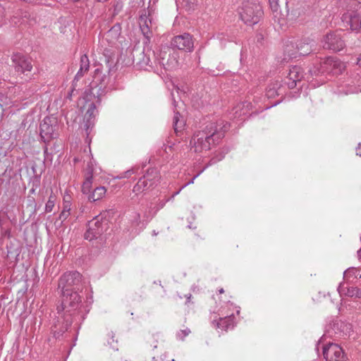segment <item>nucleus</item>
<instances>
[{"label":"nucleus","mask_w":361,"mask_h":361,"mask_svg":"<svg viewBox=\"0 0 361 361\" xmlns=\"http://www.w3.org/2000/svg\"><path fill=\"white\" fill-rule=\"evenodd\" d=\"M55 202L53 201L48 200L46 206H45V210L47 212H51L53 210V208L54 207Z\"/></svg>","instance_id":"28"},{"label":"nucleus","mask_w":361,"mask_h":361,"mask_svg":"<svg viewBox=\"0 0 361 361\" xmlns=\"http://www.w3.org/2000/svg\"><path fill=\"white\" fill-rule=\"evenodd\" d=\"M92 184V174L89 172L85 175V180L82 185V191L84 194H87L90 192Z\"/></svg>","instance_id":"21"},{"label":"nucleus","mask_w":361,"mask_h":361,"mask_svg":"<svg viewBox=\"0 0 361 361\" xmlns=\"http://www.w3.org/2000/svg\"><path fill=\"white\" fill-rule=\"evenodd\" d=\"M98 73H101V71L99 68L96 69L94 71L95 74H97Z\"/></svg>","instance_id":"37"},{"label":"nucleus","mask_w":361,"mask_h":361,"mask_svg":"<svg viewBox=\"0 0 361 361\" xmlns=\"http://www.w3.org/2000/svg\"><path fill=\"white\" fill-rule=\"evenodd\" d=\"M87 226L88 228L85 234V238L87 240H92L103 232L102 224L97 218L90 221Z\"/></svg>","instance_id":"11"},{"label":"nucleus","mask_w":361,"mask_h":361,"mask_svg":"<svg viewBox=\"0 0 361 361\" xmlns=\"http://www.w3.org/2000/svg\"><path fill=\"white\" fill-rule=\"evenodd\" d=\"M351 26H350V28L351 30H359L360 28V25L361 24H358V23H356V24H350Z\"/></svg>","instance_id":"34"},{"label":"nucleus","mask_w":361,"mask_h":361,"mask_svg":"<svg viewBox=\"0 0 361 361\" xmlns=\"http://www.w3.org/2000/svg\"><path fill=\"white\" fill-rule=\"evenodd\" d=\"M50 122V118H46L40 124V135L45 142L49 141L54 137V128Z\"/></svg>","instance_id":"13"},{"label":"nucleus","mask_w":361,"mask_h":361,"mask_svg":"<svg viewBox=\"0 0 361 361\" xmlns=\"http://www.w3.org/2000/svg\"><path fill=\"white\" fill-rule=\"evenodd\" d=\"M360 3L357 0H348V9L342 15L343 23H361V11H358Z\"/></svg>","instance_id":"5"},{"label":"nucleus","mask_w":361,"mask_h":361,"mask_svg":"<svg viewBox=\"0 0 361 361\" xmlns=\"http://www.w3.org/2000/svg\"><path fill=\"white\" fill-rule=\"evenodd\" d=\"M219 291L220 294H221L224 292L223 288H221Z\"/></svg>","instance_id":"39"},{"label":"nucleus","mask_w":361,"mask_h":361,"mask_svg":"<svg viewBox=\"0 0 361 361\" xmlns=\"http://www.w3.org/2000/svg\"><path fill=\"white\" fill-rule=\"evenodd\" d=\"M69 215H70V212L68 210H66V211L62 210V212L60 214L59 219L61 221H64L69 216Z\"/></svg>","instance_id":"30"},{"label":"nucleus","mask_w":361,"mask_h":361,"mask_svg":"<svg viewBox=\"0 0 361 361\" xmlns=\"http://www.w3.org/2000/svg\"><path fill=\"white\" fill-rule=\"evenodd\" d=\"M71 197L68 195H66L63 197V203H66V200H69L71 202Z\"/></svg>","instance_id":"35"},{"label":"nucleus","mask_w":361,"mask_h":361,"mask_svg":"<svg viewBox=\"0 0 361 361\" xmlns=\"http://www.w3.org/2000/svg\"><path fill=\"white\" fill-rule=\"evenodd\" d=\"M270 8L273 12L277 13L279 9V0H269Z\"/></svg>","instance_id":"27"},{"label":"nucleus","mask_w":361,"mask_h":361,"mask_svg":"<svg viewBox=\"0 0 361 361\" xmlns=\"http://www.w3.org/2000/svg\"><path fill=\"white\" fill-rule=\"evenodd\" d=\"M344 294L350 298L355 297L361 299V288L357 287H348L344 290Z\"/></svg>","instance_id":"23"},{"label":"nucleus","mask_w":361,"mask_h":361,"mask_svg":"<svg viewBox=\"0 0 361 361\" xmlns=\"http://www.w3.org/2000/svg\"><path fill=\"white\" fill-rule=\"evenodd\" d=\"M190 333V331L188 328H185L180 331V332L178 333V336L183 338L187 336Z\"/></svg>","instance_id":"31"},{"label":"nucleus","mask_w":361,"mask_h":361,"mask_svg":"<svg viewBox=\"0 0 361 361\" xmlns=\"http://www.w3.org/2000/svg\"><path fill=\"white\" fill-rule=\"evenodd\" d=\"M152 185V180L149 178V175L147 174L138 180L133 188V191L135 193H140L149 188Z\"/></svg>","instance_id":"15"},{"label":"nucleus","mask_w":361,"mask_h":361,"mask_svg":"<svg viewBox=\"0 0 361 361\" xmlns=\"http://www.w3.org/2000/svg\"><path fill=\"white\" fill-rule=\"evenodd\" d=\"M139 20L140 23H152L157 20V13L155 9L149 6L147 10L142 11L139 16Z\"/></svg>","instance_id":"14"},{"label":"nucleus","mask_w":361,"mask_h":361,"mask_svg":"<svg viewBox=\"0 0 361 361\" xmlns=\"http://www.w3.org/2000/svg\"><path fill=\"white\" fill-rule=\"evenodd\" d=\"M48 200L53 201L54 202H56V196L53 193V192H51Z\"/></svg>","instance_id":"33"},{"label":"nucleus","mask_w":361,"mask_h":361,"mask_svg":"<svg viewBox=\"0 0 361 361\" xmlns=\"http://www.w3.org/2000/svg\"><path fill=\"white\" fill-rule=\"evenodd\" d=\"M360 278H361V275H360Z\"/></svg>","instance_id":"42"},{"label":"nucleus","mask_w":361,"mask_h":361,"mask_svg":"<svg viewBox=\"0 0 361 361\" xmlns=\"http://www.w3.org/2000/svg\"><path fill=\"white\" fill-rule=\"evenodd\" d=\"M140 28L146 38L149 39L151 37V31L148 24H140Z\"/></svg>","instance_id":"26"},{"label":"nucleus","mask_w":361,"mask_h":361,"mask_svg":"<svg viewBox=\"0 0 361 361\" xmlns=\"http://www.w3.org/2000/svg\"><path fill=\"white\" fill-rule=\"evenodd\" d=\"M323 354L327 361H347L348 360L342 348L335 343L324 346Z\"/></svg>","instance_id":"6"},{"label":"nucleus","mask_w":361,"mask_h":361,"mask_svg":"<svg viewBox=\"0 0 361 361\" xmlns=\"http://www.w3.org/2000/svg\"><path fill=\"white\" fill-rule=\"evenodd\" d=\"M215 133L209 135L205 131L197 132L192 137L190 145L192 149L196 153H202L207 152L211 148V145L214 143V137Z\"/></svg>","instance_id":"2"},{"label":"nucleus","mask_w":361,"mask_h":361,"mask_svg":"<svg viewBox=\"0 0 361 361\" xmlns=\"http://www.w3.org/2000/svg\"><path fill=\"white\" fill-rule=\"evenodd\" d=\"M90 68V61L87 55L84 54L80 57V67L77 74L75 75V79H80Z\"/></svg>","instance_id":"16"},{"label":"nucleus","mask_w":361,"mask_h":361,"mask_svg":"<svg viewBox=\"0 0 361 361\" xmlns=\"http://www.w3.org/2000/svg\"><path fill=\"white\" fill-rule=\"evenodd\" d=\"M80 302L78 293L62 292L61 304L57 306L58 312H71L76 309Z\"/></svg>","instance_id":"4"},{"label":"nucleus","mask_w":361,"mask_h":361,"mask_svg":"<svg viewBox=\"0 0 361 361\" xmlns=\"http://www.w3.org/2000/svg\"><path fill=\"white\" fill-rule=\"evenodd\" d=\"M106 192V189L104 186L97 187L89 195L88 200L92 202H95L102 199Z\"/></svg>","instance_id":"20"},{"label":"nucleus","mask_w":361,"mask_h":361,"mask_svg":"<svg viewBox=\"0 0 361 361\" xmlns=\"http://www.w3.org/2000/svg\"><path fill=\"white\" fill-rule=\"evenodd\" d=\"M180 116L178 113H176L173 116V128L176 133L180 131L184 126V121L183 120H180Z\"/></svg>","instance_id":"24"},{"label":"nucleus","mask_w":361,"mask_h":361,"mask_svg":"<svg viewBox=\"0 0 361 361\" xmlns=\"http://www.w3.org/2000/svg\"><path fill=\"white\" fill-rule=\"evenodd\" d=\"M152 0H149V3L151 2ZM154 1H155L156 0H153Z\"/></svg>","instance_id":"41"},{"label":"nucleus","mask_w":361,"mask_h":361,"mask_svg":"<svg viewBox=\"0 0 361 361\" xmlns=\"http://www.w3.org/2000/svg\"><path fill=\"white\" fill-rule=\"evenodd\" d=\"M358 253H359V255L361 253V250H359Z\"/></svg>","instance_id":"40"},{"label":"nucleus","mask_w":361,"mask_h":361,"mask_svg":"<svg viewBox=\"0 0 361 361\" xmlns=\"http://www.w3.org/2000/svg\"><path fill=\"white\" fill-rule=\"evenodd\" d=\"M171 44L178 49L185 51L191 52L194 48V43L192 37L189 34H183L174 37Z\"/></svg>","instance_id":"8"},{"label":"nucleus","mask_w":361,"mask_h":361,"mask_svg":"<svg viewBox=\"0 0 361 361\" xmlns=\"http://www.w3.org/2000/svg\"><path fill=\"white\" fill-rule=\"evenodd\" d=\"M357 65L361 67V54L360 55V56L358 57L357 59Z\"/></svg>","instance_id":"36"},{"label":"nucleus","mask_w":361,"mask_h":361,"mask_svg":"<svg viewBox=\"0 0 361 361\" xmlns=\"http://www.w3.org/2000/svg\"><path fill=\"white\" fill-rule=\"evenodd\" d=\"M226 322V319H221V320H220V322H221V323H225Z\"/></svg>","instance_id":"38"},{"label":"nucleus","mask_w":361,"mask_h":361,"mask_svg":"<svg viewBox=\"0 0 361 361\" xmlns=\"http://www.w3.org/2000/svg\"><path fill=\"white\" fill-rule=\"evenodd\" d=\"M297 54L299 55H307L312 51L311 46L308 43H301L300 45H297Z\"/></svg>","instance_id":"25"},{"label":"nucleus","mask_w":361,"mask_h":361,"mask_svg":"<svg viewBox=\"0 0 361 361\" xmlns=\"http://www.w3.org/2000/svg\"><path fill=\"white\" fill-rule=\"evenodd\" d=\"M13 20H18L20 23H28L30 21H36V17L29 13L27 11H19L16 15L14 16Z\"/></svg>","instance_id":"19"},{"label":"nucleus","mask_w":361,"mask_h":361,"mask_svg":"<svg viewBox=\"0 0 361 361\" xmlns=\"http://www.w3.org/2000/svg\"><path fill=\"white\" fill-rule=\"evenodd\" d=\"M12 61L15 64V69L18 73H25L31 71L32 68L30 61L20 54H14Z\"/></svg>","instance_id":"10"},{"label":"nucleus","mask_w":361,"mask_h":361,"mask_svg":"<svg viewBox=\"0 0 361 361\" xmlns=\"http://www.w3.org/2000/svg\"><path fill=\"white\" fill-rule=\"evenodd\" d=\"M321 68L323 72L339 75L345 70V66L336 59L328 57L322 63Z\"/></svg>","instance_id":"7"},{"label":"nucleus","mask_w":361,"mask_h":361,"mask_svg":"<svg viewBox=\"0 0 361 361\" xmlns=\"http://www.w3.org/2000/svg\"><path fill=\"white\" fill-rule=\"evenodd\" d=\"M82 281V275L78 271L66 272L62 275L59 281V287L62 292L77 293Z\"/></svg>","instance_id":"3"},{"label":"nucleus","mask_w":361,"mask_h":361,"mask_svg":"<svg viewBox=\"0 0 361 361\" xmlns=\"http://www.w3.org/2000/svg\"><path fill=\"white\" fill-rule=\"evenodd\" d=\"M297 46L292 42L287 43L284 47V53L288 57H296L297 56Z\"/></svg>","instance_id":"22"},{"label":"nucleus","mask_w":361,"mask_h":361,"mask_svg":"<svg viewBox=\"0 0 361 361\" xmlns=\"http://www.w3.org/2000/svg\"><path fill=\"white\" fill-rule=\"evenodd\" d=\"M123 8V5L121 3H116L115 5H114V12H113V15H116L118 14L122 9Z\"/></svg>","instance_id":"29"},{"label":"nucleus","mask_w":361,"mask_h":361,"mask_svg":"<svg viewBox=\"0 0 361 361\" xmlns=\"http://www.w3.org/2000/svg\"><path fill=\"white\" fill-rule=\"evenodd\" d=\"M238 12L244 23H259L264 12L258 0H239Z\"/></svg>","instance_id":"1"},{"label":"nucleus","mask_w":361,"mask_h":361,"mask_svg":"<svg viewBox=\"0 0 361 361\" xmlns=\"http://www.w3.org/2000/svg\"><path fill=\"white\" fill-rule=\"evenodd\" d=\"M71 202L69 200H66V203H63V211L68 210L69 212L71 211Z\"/></svg>","instance_id":"32"},{"label":"nucleus","mask_w":361,"mask_h":361,"mask_svg":"<svg viewBox=\"0 0 361 361\" xmlns=\"http://www.w3.org/2000/svg\"><path fill=\"white\" fill-rule=\"evenodd\" d=\"M178 6L187 12H190L197 6V0H177Z\"/></svg>","instance_id":"18"},{"label":"nucleus","mask_w":361,"mask_h":361,"mask_svg":"<svg viewBox=\"0 0 361 361\" xmlns=\"http://www.w3.org/2000/svg\"><path fill=\"white\" fill-rule=\"evenodd\" d=\"M344 42L341 35L336 33H329L325 36L324 47L332 49L334 51H338L343 49Z\"/></svg>","instance_id":"9"},{"label":"nucleus","mask_w":361,"mask_h":361,"mask_svg":"<svg viewBox=\"0 0 361 361\" xmlns=\"http://www.w3.org/2000/svg\"><path fill=\"white\" fill-rule=\"evenodd\" d=\"M303 77L302 69L299 66H293L289 70L287 75L286 83L289 88L293 89L296 86V83L300 81Z\"/></svg>","instance_id":"12"},{"label":"nucleus","mask_w":361,"mask_h":361,"mask_svg":"<svg viewBox=\"0 0 361 361\" xmlns=\"http://www.w3.org/2000/svg\"><path fill=\"white\" fill-rule=\"evenodd\" d=\"M95 106L94 104L90 103L88 105V109L84 116V120L86 123L85 125V130L87 131L90 126L93 125L94 118Z\"/></svg>","instance_id":"17"}]
</instances>
